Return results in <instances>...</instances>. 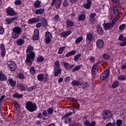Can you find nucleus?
Listing matches in <instances>:
<instances>
[{
	"instance_id": "c03bdc74",
	"label": "nucleus",
	"mask_w": 126,
	"mask_h": 126,
	"mask_svg": "<svg viewBox=\"0 0 126 126\" xmlns=\"http://www.w3.org/2000/svg\"><path fill=\"white\" fill-rule=\"evenodd\" d=\"M85 19V15L81 14L78 18V20L81 21V20H84Z\"/></svg>"
},
{
	"instance_id": "ddd939ff",
	"label": "nucleus",
	"mask_w": 126,
	"mask_h": 126,
	"mask_svg": "<svg viewBox=\"0 0 126 126\" xmlns=\"http://www.w3.org/2000/svg\"><path fill=\"white\" fill-rule=\"evenodd\" d=\"M0 49L1 50V56L4 57L5 56V47L3 43L0 44Z\"/></svg>"
},
{
	"instance_id": "9b49d317",
	"label": "nucleus",
	"mask_w": 126,
	"mask_h": 126,
	"mask_svg": "<svg viewBox=\"0 0 126 126\" xmlns=\"http://www.w3.org/2000/svg\"><path fill=\"white\" fill-rule=\"evenodd\" d=\"M63 64L64 68H65L66 70H69V69H70L71 68H72V67L74 66L73 64L70 65L67 62H64L63 63Z\"/></svg>"
},
{
	"instance_id": "49530a36",
	"label": "nucleus",
	"mask_w": 126,
	"mask_h": 126,
	"mask_svg": "<svg viewBox=\"0 0 126 126\" xmlns=\"http://www.w3.org/2000/svg\"><path fill=\"white\" fill-rule=\"evenodd\" d=\"M81 56V54H80L76 55L74 58V61H75V62H78V59H79V58H80Z\"/></svg>"
},
{
	"instance_id": "a878e982",
	"label": "nucleus",
	"mask_w": 126,
	"mask_h": 126,
	"mask_svg": "<svg viewBox=\"0 0 126 126\" xmlns=\"http://www.w3.org/2000/svg\"><path fill=\"white\" fill-rule=\"evenodd\" d=\"M62 73V69H55V72H54V76H58V75H61V74Z\"/></svg>"
},
{
	"instance_id": "6e6552de",
	"label": "nucleus",
	"mask_w": 126,
	"mask_h": 126,
	"mask_svg": "<svg viewBox=\"0 0 126 126\" xmlns=\"http://www.w3.org/2000/svg\"><path fill=\"white\" fill-rule=\"evenodd\" d=\"M53 38V36H52V34L49 32H47L45 33V41L47 44H49L50 42H51V39Z\"/></svg>"
},
{
	"instance_id": "b1692460",
	"label": "nucleus",
	"mask_w": 126,
	"mask_h": 126,
	"mask_svg": "<svg viewBox=\"0 0 126 126\" xmlns=\"http://www.w3.org/2000/svg\"><path fill=\"white\" fill-rule=\"evenodd\" d=\"M71 34V31H69L68 32H63L61 33V36L62 37H67L68 35H70Z\"/></svg>"
},
{
	"instance_id": "774afa93",
	"label": "nucleus",
	"mask_w": 126,
	"mask_h": 126,
	"mask_svg": "<svg viewBox=\"0 0 126 126\" xmlns=\"http://www.w3.org/2000/svg\"><path fill=\"white\" fill-rule=\"evenodd\" d=\"M18 78H20V79H23V78H24V75L22 74H19Z\"/></svg>"
},
{
	"instance_id": "0eeeda50",
	"label": "nucleus",
	"mask_w": 126,
	"mask_h": 126,
	"mask_svg": "<svg viewBox=\"0 0 126 126\" xmlns=\"http://www.w3.org/2000/svg\"><path fill=\"white\" fill-rule=\"evenodd\" d=\"M6 12L8 15H10V16H14V15H16V13L13 10V9L9 7L6 8Z\"/></svg>"
},
{
	"instance_id": "338daca9",
	"label": "nucleus",
	"mask_w": 126,
	"mask_h": 126,
	"mask_svg": "<svg viewBox=\"0 0 126 126\" xmlns=\"http://www.w3.org/2000/svg\"><path fill=\"white\" fill-rule=\"evenodd\" d=\"M106 126H116L115 123H108L106 125Z\"/></svg>"
},
{
	"instance_id": "2f4dec72",
	"label": "nucleus",
	"mask_w": 126,
	"mask_h": 126,
	"mask_svg": "<svg viewBox=\"0 0 126 126\" xmlns=\"http://www.w3.org/2000/svg\"><path fill=\"white\" fill-rule=\"evenodd\" d=\"M71 84L73 86H79L81 84L78 81L73 80L72 81Z\"/></svg>"
},
{
	"instance_id": "58836bf2",
	"label": "nucleus",
	"mask_w": 126,
	"mask_h": 126,
	"mask_svg": "<svg viewBox=\"0 0 126 126\" xmlns=\"http://www.w3.org/2000/svg\"><path fill=\"white\" fill-rule=\"evenodd\" d=\"M83 40V37L79 36L78 38H77L75 40L76 44H78L80 43Z\"/></svg>"
},
{
	"instance_id": "3c124183",
	"label": "nucleus",
	"mask_w": 126,
	"mask_h": 126,
	"mask_svg": "<svg viewBox=\"0 0 126 126\" xmlns=\"http://www.w3.org/2000/svg\"><path fill=\"white\" fill-rule=\"evenodd\" d=\"M48 113L49 114V115H52L53 114V112H54V109L52 108H49L47 110Z\"/></svg>"
},
{
	"instance_id": "a211bd4d",
	"label": "nucleus",
	"mask_w": 126,
	"mask_h": 126,
	"mask_svg": "<svg viewBox=\"0 0 126 126\" xmlns=\"http://www.w3.org/2000/svg\"><path fill=\"white\" fill-rule=\"evenodd\" d=\"M72 26H73V22L69 20H67L66 21V27L67 28H70V27H72Z\"/></svg>"
},
{
	"instance_id": "052dcab7",
	"label": "nucleus",
	"mask_w": 126,
	"mask_h": 126,
	"mask_svg": "<svg viewBox=\"0 0 126 126\" xmlns=\"http://www.w3.org/2000/svg\"><path fill=\"white\" fill-rule=\"evenodd\" d=\"M33 40H36L39 39V35H37L36 34H34L33 36Z\"/></svg>"
},
{
	"instance_id": "a18cd8bd",
	"label": "nucleus",
	"mask_w": 126,
	"mask_h": 126,
	"mask_svg": "<svg viewBox=\"0 0 126 126\" xmlns=\"http://www.w3.org/2000/svg\"><path fill=\"white\" fill-rule=\"evenodd\" d=\"M36 89V86H32V87H30L28 88V91L30 92H32V91H33V90H34V89Z\"/></svg>"
},
{
	"instance_id": "a19ab883",
	"label": "nucleus",
	"mask_w": 126,
	"mask_h": 126,
	"mask_svg": "<svg viewBox=\"0 0 126 126\" xmlns=\"http://www.w3.org/2000/svg\"><path fill=\"white\" fill-rule=\"evenodd\" d=\"M13 97H16V98H22V97H23V94H20L17 93H16L15 94H14L13 95Z\"/></svg>"
},
{
	"instance_id": "393cba45",
	"label": "nucleus",
	"mask_w": 126,
	"mask_h": 126,
	"mask_svg": "<svg viewBox=\"0 0 126 126\" xmlns=\"http://www.w3.org/2000/svg\"><path fill=\"white\" fill-rule=\"evenodd\" d=\"M8 82H9V84L12 86V87H15V86L16 85V82L12 79H9L8 80Z\"/></svg>"
},
{
	"instance_id": "7ed1b4c3",
	"label": "nucleus",
	"mask_w": 126,
	"mask_h": 126,
	"mask_svg": "<svg viewBox=\"0 0 126 126\" xmlns=\"http://www.w3.org/2000/svg\"><path fill=\"white\" fill-rule=\"evenodd\" d=\"M26 108L29 112H34L37 109V105L31 101H28L26 104Z\"/></svg>"
},
{
	"instance_id": "aec40b11",
	"label": "nucleus",
	"mask_w": 126,
	"mask_h": 126,
	"mask_svg": "<svg viewBox=\"0 0 126 126\" xmlns=\"http://www.w3.org/2000/svg\"><path fill=\"white\" fill-rule=\"evenodd\" d=\"M96 29L98 35H102L103 34V29L101 28V26L97 25L96 26Z\"/></svg>"
},
{
	"instance_id": "7c9ffc66",
	"label": "nucleus",
	"mask_w": 126,
	"mask_h": 126,
	"mask_svg": "<svg viewBox=\"0 0 126 126\" xmlns=\"http://www.w3.org/2000/svg\"><path fill=\"white\" fill-rule=\"evenodd\" d=\"M0 80H1L2 81L6 80V76H5L4 74H2L1 72H0Z\"/></svg>"
},
{
	"instance_id": "c85d7f7f",
	"label": "nucleus",
	"mask_w": 126,
	"mask_h": 126,
	"mask_svg": "<svg viewBox=\"0 0 126 126\" xmlns=\"http://www.w3.org/2000/svg\"><path fill=\"white\" fill-rule=\"evenodd\" d=\"M75 53H76L75 50H72L66 54V57L68 58L70 56H73L75 55Z\"/></svg>"
},
{
	"instance_id": "6e6d98bb",
	"label": "nucleus",
	"mask_w": 126,
	"mask_h": 126,
	"mask_svg": "<svg viewBox=\"0 0 126 126\" xmlns=\"http://www.w3.org/2000/svg\"><path fill=\"white\" fill-rule=\"evenodd\" d=\"M14 3L16 5H18V4L21 3V1L20 0H15Z\"/></svg>"
},
{
	"instance_id": "f257e3e1",
	"label": "nucleus",
	"mask_w": 126,
	"mask_h": 126,
	"mask_svg": "<svg viewBox=\"0 0 126 126\" xmlns=\"http://www.w3.org/2000/svg\"><path fill=\"white\" fill-rule=\"evenodd\" d=\"M26 52L27 55L26 63L28 65H31L34 61V58L35 57V53L33 52V47L31 46H28Z\"/></svg>"
},
{
	"instance_id": "9d476101",
	"label": "nucleus",
	"mask_w": 126,
	"mask_h": 126,
	"mask_svg": "<svg viewBox=\"0 0 126 126\" xmlns=\"http://www.w3.org/2000/svg\"><path fill=\"white\" fill-rule=\"evenodd\" d=\"M96 47L98 49H102L104 47V42L101 39H97L96 42Z\"/></svg>"
},
{
	"instance_id": "4be33fe9",
	"label": "nucleus",
	"mask_w": 126,
	"mask_h": 126,
	"mask_svg": "<svg viewBox=\"0 0 126 126\" xmlns=\"http://www.w3.org/2000/svg\"><path fill=\"white\" fill-rule=\"evenodd\" d=\"M84 124L85 126H95V125H96L95 122H93L91 124H90V122H89V121L88 120L86 121Z\"/></svg>"
},
{
	"instance_id": "e2e57ef3",
	"label": "nucleus",
	"mask_w": 126,
	"mask_h": 126,
	"mask_svg": "<svg viewBox=\"0 0 126 126\" xmlns=\"http://www.w3.org/2000/svg\"><path fill=\"white\" fill-rule=\"evenodd\" d=\"M34 35L39 36V30H35L34 31Z\"/></svg>"
},
{
	"instance_id": "1a4fd4ad",
	"label": "nucleus",
	"mask_w": 126,
	"mask_h": 126,
	"mask_svg": "<svg viewBox=\"0 0 126 126\" xmlns=\"http://www.w3.org/2000/svg\"><path fill=\"white\" fill-rule=\"evenodd\" d=\"M109 75V70H105L101 75L100 78L101 80H105Z\"/></svg>"
},
{
	"instance_id": "4468645a",
	"label": "nucleus",
	"mask_w": 126,
	"mask_h": 126,
	"mask_svg": "<svg viewBox=\"0 0 126 126\" xmlns=\"http://www.w3.org/2000/svg\"><path fill=\"white\" fill-rule=\"evenodd\" d=\"M92 3V0H87V2L83 4V6L87 9H89Z\"/></svg>"
},
{
	"instance_id": "5fc2aeb1",
	"label": "nucleus",
	"mask_w": 126,
	"mask_h": 126,
	"mask_svg": "<svg viewBox=\"0 0 126 126\" xmlns=\"http://www.w3.org/2000/svg\"><path fill=\"white\" fill-rule=\"evenodd\" d=\"M125 28H126V24H123L120 25L119 27L120 30H124V29H125Z\"/></svg>"
},
{
	"instance_id": "de8ad7c7",
	"label": "nucleus",
	"mask_w": 126,
	"mask_h": 126,
	"mask_svg": "<svg viewBox=\"0 0 126 126\" xmlns=\"http://www.w3.org/2000/svg\"><path fill=\"white\" fill-rule=\"evenodd\" d=\"M123 124V121L121 120H117L116 121V126H120Z\"/></svg>"
},
{
	"instance_id": "603ef678",
	"label": "nucleus",
	"mask_w": 126,
	"mask_h": 126,
	"mask_svg": "<svg viewBox=\"0 0 126 126\" xmlns=\"http://www.w3.org/2000/svg\"><path fill=\"white\" fill-rule=\"evenodd\" d=\"M72 115V113L69 112L66 113L64 115V116L63 117L62 119H64V118H66L67 117H69V116H71Z\"/></svg>"
},
{
	"instance_id": "f3484780",
	"label": "nucleus",
	"mask_w": 126,
	"mask_h": 126,
	"mask_svg": "<svg viewBox=\"0 0 126 126\" xmlns=\"http://www.w3.org/2000/svg\"><path fill=\"white\" fill-rule=\"evenodd\" d=\"M16 43L18 46H22L25 43V40L22 38H19L17 40Z\"/></svg>"
},
{
	"instance_id": "4d7b16f0",
	"label": "nucleus",
	"mask_w": 126,
	"mask_h": 126,
	"mask_svg": "<svg viewBox=\"0 0 126 126\" xmlns=\"http://www.w3.org/2000/svg\"><path fill=\"white\" fill-rule=\"evenodd\" d=\"M65 82H69L70 81V77L67 76L64 79Z\"/></svg>"
},
{
	"instance_id": "680f3d73",
	"label": "nucleus",
	"mask_w": 126,
	"mask_h": 126,
	"mask_svg": "<svg viewBox=\"0 0 126 126\" xmlns=\"http://www.w3.org/2000/svg\"><path fill=\"white\" fill-rule=\"evenodd\" d=\"M3 32H4L3 28H2V27H0V35H2V34H3Z\"/></svg>"
},
{
	"instance_id": "20e7f679",
	"label": "nucleus",
	"mask_w": 126,
	"mask_h": 126,
	"mask_svg": "<svg viewBox=\"0 0 126 126\" xmlns=\"http://www.w3.org/2000/svg\"><path fill=\"white\" fill-rule=\"evenodd\" d=\"M37 79L39 81H42V82H46L47 80L49 79V75L46 74H39L37 75Z\"/></svg>"
},
{
	"instance_id": "6ab92c4d",
	"label": "nucleus",
	"mask_w": 126,
	"mask_h": 126,
	"mask_svg": "<svg viewBox=\"0 0 126 126\" xmlns=\"http://www.w3.org/2000/svg\"><path fill=\"white\" fill-rule=\"evenodd\" d=\"M34 7L35 8H40L41 7V1H39V0H36L33 3Z\"/></svg>"
},
{
	"instance_id": "f704fd0d",
	"label": "nucleus",
	"mask_w": 126,
	"mask_h": 126,
	"mask_svg": "<svg viewBox=\"0 0 126 126\" xmlns=\"http://www.w3.org/2000/svg\"><path fill=\"white\" fill-rule=\"evenodd\" d=\"M54 64V70H56V69H58L60 68V62L56 61V62H55Z\"/></svg>"
},
{
	"instance_id": "e433bc0d",
	"label": "nucleus",
	"mask_w": 126,
	"mask_h": 126,
	"mask_svg": "<svg viewBox=\"0 0 126 126\" xmlns=\"http://www.w3.org/2000/svg\"><path fill=\"white\" fill-rule=\"evenodd\" d=\"M102 58L104 59V60H109L110 58V55L108 53H104L103 54Z\"/></svg>"
},
{
	"instance_id": "2eb2a0df",
	"label": "nucleus",
	"mask_w": 126,
	"mask_h": 126,
	"mask_svg": "<svg viewBox=\"0 0 126 126\" xmlns=\"http://www.w3.org/2000/svg\"><path fill=\"white\" fill-rule=\"evenodd\" d=\"M110 114H111V113L108 110H104L102 112L103 119H104L105 120V119H107V118H109V117L110 116Z\"/></svg>"
},
{
	"instance_id": "39448f33",
	"label": "nucleus",
	"mask_w": 126,
	"mask_h": 126,
	"mask_svg": "<svg viewBox=\"0 0 126 126\" xmlns=\"http://www.w3.org/2000/svg\"><path fill=\"white\" fill-rule=\"evenodd\" d=\"M117 22L116 18L113 19L112 24L111 23L103 24V28L104 30H109V29L112 28L114 26V24Z\"/></svg>"
},
{
	"instance_id": "0e129e2a",
	"label": "nucleus",
	"mask_w": 126,
	"mask_h": 126,
	"mask_svg": "<svg viewBox=\"0 0 126 126\" xmlns=\"http://www.w3.org/2000/svg\"><path fill=\"white\" fill-rule=\"evenodd\" d=\"M95 16H96V14L94 13H93L90 14V18H91V19H92L94 18V17H95Z\"/></svg>"
},
{
	"instance_id": "cd10ccee",
	"label": "nucleus",
	"mask_w": 126,
	"mask_h": 126,
	"mask_svg": "<svg viewBox=\"0 0 126 126\" xmlns=\"http://www.w3.org/2000/svg\"><path fill=\"white\" fill-rule=\"evenodd\" d=\"M62 3V0H56L55 1V6L57 8H59Z\"/></svg>"
},
{
	"instance_id": "412c9836",
	"label": "nucleus",
	"mask_w": 126,
	"mask_h": 126,
	"mask_svg": "<svg viewBox=\"0 0 126 126\" xmlns=\"http://www.w3.org/2000/svg\"><path fill=\"white\" fill-rule=\"evenodd\" d=\"M80 86L84 89H87V88L89 87L90 85H89V83L86 82H83L82 84H80Z\"/></svg>"
},
{
	"instance_id": "dca6fc26",
	"label": "nucleus",
	"mask_w": 126,
	"mask_h": 126,
	"mask_svg": "<svg viewBox=\"0 0 126 126\" xmlns=\"http://www.w3.org/2000/svg\"><path fill=\"white\" fill-rule=\"evenodd\" d=\"M40 21L39 19L37 18H32L29 20V24H33V23H36V22H39Z\"/></svg>"
},
{
	"instance_id": "c9c22d12",
	"label": "nucleus",
	"mask_w": 126,
	"mask_h": 126,
	"mask_svg": "<svg viewBox=\"0 0 126 126\" xmlns=\"http://www.w3.org/2000/svg\"><path fill=\"white\" fill-rule=\"evenodd\" d=\"M65 50V46H63L59 48L58 51V54L59 55L62 54L63 53V51Z\"/></svg>"
},
{
	"instance_id": "37998d69",
	"label": "nucleus",
	"mask_w": 126,
	"mask_h": 126,
	"mask_svg": "<svg viewBox=\"0 0 126 126\" xmlns=\"http://www.w3.org/2000/svg\"><path fill=\"white\" fill-rule=\"evenodd\" d=\"M120 45L122 47L126 46V37H124L123 42L120 43Z\"/></svg>"
},
{
	"instance_id": "79ce46f5",
	"label": "nucleus",
	"mask_w": 126,
	"mask_h": 126,
	"mask_svg": "<svg viewBox=\"0 0 126 126\" xmlns=\"http://www.w3.org/2000/svg\"><path fill=\"white\" fill-rule=\"evenodd\" d=\"M45 60V58L43 57V56H39L37 57V61L38 62V63H42V62H43V61Z\"/></svg>"
},
{
	"instance_id": "4c0bfd02",
	"label": "nucleus",
	"mask_w": 126,
	"mask_h": 126,
	"mask_svg": "<svg viewBox=\"0 0 126 126\" xmlns=\"http://www.w3.org/2000/svg\"><path fill=\"white\" fill-rule=\"evenodd\" d=\"M69 6V3L68 2V0H64L63 2V7H67V6Z\"/></svg>"
},
{
	"instance_id": "864d4df0",
	"label": "nucleus",
	"mask_w": 126,
	"mask_h": 126,
	"mask_svg": "<svg viewBox=\"0 0 126 126\" xmlns=\"http://www.w3.org/2000/svg\"><path fill=\"white\" fill-rule=\"evenodd\" d=\"M118 78L119 80H126V77H125V76L123 75L118 76Z\"/></svg>"
},
{
	"instance_id": "69168bd1",
	"label": "nucleus",
	"mask_w": 126,
	"mask_h": 126,
	"mask_svg": "<svg viewBox=\"0 0 126 126\" xmlns=\"http://www.w3.org/2000/svg\"><path fill=\"white\" fill-rule=\"evenodd\" d=\"M68 100L70 101H72V102H76V99L72 97H68Z\"/></svg>"
},
{
	"instance_id": "72a5a7b5",
	"label": "nucleus",
	"mask_w": 126,
	"mask_h": 126,
	"mask_svg": "<svg viewBox=\"0 0 126 126\" xmlns=\"http://www.w3.org/2000/svg\"><path fill=\"white\" fill-rule=\"evenodd\" d=\"M81 67H82V65H78L72 69V72H74V71H76V70H79Z\"/></svg>"
},
{
	"instance_id": "5701e85b",
	"label": "nucleus",
	"mask_w": 126,
	"mask_h": 126,
	"mask_svg": "<svg viewBox=\"0 0 126 126\" xmlns=\"http://www.w3.org/2000/svg\"><path fill=\"white\" fill-rule=\"evenodd\" d=\"M15 18H7L5 19L6 21V24H7V25H9V24H11V23L13 20H15Z\"/></svg>"
},
{
	"instance_id": "423d86ee",
	"label": "nucleus",
	"mask_w": 126,
	"mask_h": 126,
	"mask_svg": "<svg viewBox=\"0 0 126 126\" xmlns=\"http://www.w3.org/2000/svg\"><path fill=\"white\" fill-rule=\"evenodd\" d=\"M7 64L11 71H14V70H15L17 67L16 63H15L13 61H8L7 62Z\"/></svg>"
},
{
	"instance_id": "8fccbe9b",
	"label": "nucleus",
	"mask_w": 126,
	"mask_h": 126,
	"mask_svg": "<svg viewBox=\"0 0 126 126\" xmlns=\"http://www.w3.org/2000/svg\"><path fill=\"white\" fill-rule=\"evenodd\" d=\"M71 122V119L69 118H66L65 119L64 123L65 124H69Z\"/></svg>"
},
{
	"instance_id": "09e8293b",
	"label": "nucleus",
	"mask_w": 126,
	"mask_h": 126,
	"mask_svg": "<svg viewBox=\"0 0 126 126\" xmlns=\"http://www.w3.org/2000/svg\"><path fill=\"white\" fill-rule=\"evenodd\" d=\"M30 71L31 74L34 75V74H35V69L34 68V67H31Z\"/></svg>"
},
{
	"instance_id": "f03ea898",
	"label": "nucleus",
	"mask_w": 126,
	"mask_h": 126,
	"mask_svg": "<svg viewBox=\"0 0 126 126\" xmlns=\"http://www.w3.org/2000/svg\"><path fill=\"white\" fill-rule=\"evenodd\" d=\"M21 33V29L19 27H14L12 29V38L17 39Z\"/></svg>"
},
{
	"instance_id": "13d9d810",
	"label": "nucleus",
	"mask_w": 126,
	"mask_h": 126,
	"mask_svg": "<svg viewBox=\"0 0 126 126\" xmlns=\"http://www.w3.org/2000/svg\"><path fill=\"white\" fill-rule=\"evenodd\" d=\"M19 89L21 91H24L25 90V88L23 87V85H21L19 86Z\"/></svg>"
},
{
	"instance_id": "ea45409f",
	"label": "nucleus",
	"mask_w": 126,
	"mask_h": 126,
	"mask_svg": "<svg viewBox=\"0 0 126 126\" xmlns=\"http://www.w3.org/2000/svg\"><path fill=\"white\" fill-rule=\"evenodd\" d=\"M54 20L55 21V22H59L61 21V18H60V16L58 15H57L54 16Z\"/></svg>"
},
{
	"instance_id": "bb28decb",
	"label": "nucleus",
	"mask_w": 126,
	"mask_h": 126,
	"mask_svg": "<svg viewBox=\"0 0 126 126\" xmlns=\"http://www.w3.org/2000/svg\"><path fill=\"white\" fill-rule=\"evenodd\" d=\"M44 9L40 8V9H37L35 11L34 13L35 14L38 15V14H42L44 12Z\"/></svg>"
},
{
	"instance_id": "bf43d9fd",
	"label": "nucleus",
	"mask_w": 126,
	"mask_h": 126,
	"mask_svg": "<svg viewBox=\"0 0 126 126\" xmlns=\"http://www.w3.org/2000/svg\"><path fill=\"white\" fill-rule=\"evenodd\" d=\"M42 115H43L44 117H48V112L46 110H44L42 112Z\"/></svg>"
},
{
	"instance_id": "473e14b6",
	"label": "nucleus",
	"mask_w": 126,
	"mask_h": 126,
	"mask_svg": "<svg viewBox=\"0 0 126 126\" xmlns=\"http://www.w3.org/2000/svg\"><path fill=\"white\" fill-rule=\"evenodd\" d=\"M119 83H120L118 81L114 82L111 86L112 89H114L116 88V87H118V86L119 85Z\"/></svg>"
},
{
	"instance_id": "c756f323",
	"label": "nucleus",
	"mask_w": 126,
	"mask_h": 126,
	"mask_svg": "<svg viewBox=\"0 0 126 126\" xmlns=\"http://www.w3.org/2000/svg\"><path fill=\"white\" fill-rule=\"evenodd\" d=\"M97 71H98V70L97 68V65H94L92 69V73H93V74H96V73H97Z\"/></svg>"
},
{
	"instance_id": "f8f14e48",
	"label": "nucleus",
	"mask_w": 126,
	"mask_h": 126,
	"mask_svg": "<svg viewBox=\"0 0 126 126\" xmlns=\"http://www.w3.org/2000/svg\"><path fill=\"white\" fill-rule=\"evenodd\" d=\"M92 40H93V35H92V34L88 33L86 36L87 44H90Z\"/></svg>"
}]
</instances>
